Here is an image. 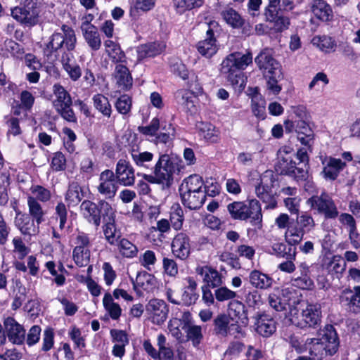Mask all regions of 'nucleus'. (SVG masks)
Listing matches in <instances>:
<instances>
[{"label":"nucleus","instance_id":"f257e3e1","mask_svg":"<svg viewBox=\"0 0 360 360\" xmlns=\"http://www.w3.org/2000/svg\"><path fill=\"white\" fill-rule=\"evenodd\" d=\"M184 169V165L179 157L172 154H160L150 169L151 174H143L142 176L148 183L169 188L173 184L174 174L179 175Z\"/></svg>","mask_w":360,"mask_h":360},{"label":"nucleus","instance_id":"f03ea898","mask_svg":"<svg viewBox=\"0 0 360 360\" xmlns=\"http://www.w3.org/2000/svg\"><path fill=\"white\" fill-rule=\"evenodd\" d=\"M61 30L63 33L54 32L50 37V41L46 44L44 51L49 58L52 56L56 58L59 56V53L62 52L60 62L63 68L65 69L76 63L70 52L75 49L77 38L71 27L63 25Z\"/></svg>","mask_w":360,"mask_h":360},{"label":"nucleus","instance_id":"7ed1b4c3","mask_svg":"<svg viewBox=\"0 0 360 360\" xmlns=\"http://www.w3.org/2000/svg\"><path fill=\"white\" fill-rule=\"evenodd\" d=\"M309 156L305 148H300L294 158L288 152L280 153L276 170L281 175L292 178L297 183L306 181L309 178Z\"/></svg>","mask_w":360,"mask_h":360},{"label":"nucleus","instance_id":"20e7f679","mask_svg":"<svg viewBox=\"0 0 360 360\" xmlns=\"http://www.w3.org/2000/svg\"><path fill=\"white\" fill-rule=\"evenodd\" d=\"M269 3L264 11L266 20L274 23L277 32L288 29L290 20L286 12L292 11L295 4L292 0H268Z\"/></svg>","mask_w":360,"mask_h":360},{"label":"nucleus","instance_id":"39448f33","mask_svg":"<svg viewBox=\"0 0 360 360\" xmlns=\"http://www.w3.org/2000/svg\"><path fill=\"white\" fill-rule=\"evenodd\" d=\"M252 62L250 52L243 54L234 52L228 55L221 64L220 72L232 84H238L241 79V70H245Z\"/></svg>","mask_w":360,"mask_h":360},{"label":"nucleus","instance_id":"423d86ee","mask_svg":"<svg viewBox=\"0 0 360 360\" xmlns=\"http://www.w3.org/2000/svg\"><path fill=\"white\" fill-rule=\"evenodd\" d=\"M227 210L233 219L243 221L250 219L252 226L257 229L262 227V208L257 200H250L248 203L241 201L233 202L228 205Z\"/></svg>","mask_w":360,"mask_h":360},{"label":"nucleus","instance_id":"0eeeda50","mask_svg":"<svg viewBox=\"0 0 360 360\" xmlns=\"http://www.w3.org/2000/svg\"><path fill=\"white\" fill-rule=\"evenodd\" d=\"M52 105L58 115L68 122L77 123V118L72 108V100L70 93L59 83L52 87Z\"/></svg>","mask_w":360,"mask_h":360},{"label":"nucleus","instance_id":"6e6552de","mask_svg":"<svg viewBox=\"0 0 360 360\" xmlns=\"http://www.w3.org/2000/svg\"><path fill=\"white\" fill-rule=\"evenodd\" d=\"M338 334L332 326H329L324 331L321 339L311 340V347L309 348L311 355L322 357L323 355L335 354L339 347Z\"/></svg>","mask_w":360,"mask_h":360},{"label":"nucleus","instance_id":"1a4fd4ad","mask_svg":"<svg viewBox=\"0 0 360 360\" xmlns=\"http://www.w3.org/2000/svg\"><path fill=\"white\" fill-rule=\"evenodd\" d=\"M311 208L316 210L319 214L326 219H335L339 216V211L333 198L326 192L320 195H314L307 200Z\"/></svg>","mask_w":360,"mask_h":360},{"label":"nucleus","instance_id":"9d476101","mask_svg":"<svg viewBox=\"0 0 360 360\" xmlns=\"http://www.w3.org/2000/svg\"><path fill=\"white\" fill-rule=\"evenodd\" d=\"M103 202L108 206L111 205L105 200H99L98 203H95L89 200H84L80 205V213L82 216L90 224H93L96 227L101 225V217L103 221L107 216L105 215V210L102 207Z\"/></svg>","mask_w":360,"mask_h":360},{"label":"nucleus","instance_id":"9b49d317","mask_svg":"<svg viewBox=\"0 0 360 360\" xmlns=\"http://www.w3.org/2000/svg\"><path fill=\"white\" fill-rule=\"evenodd\" d=\"M102 207L105 210V219L103 221V232L107 242L111 245L118 244L119 240L122 238V232L117 228L115 223V212L112 206H108L103 202Z\"/></svg>","mask_w":360,"mask_h":360},{"label":"nucleus","instance_id":"f8f14e48","mask_svg":"<svg viewBox=\"0 0 360 360\" xmlns=\"http://www.w3.org/2000/svg\"><path fill=\"white\" fill-rule=\"evenodd\" d=\"M275 179L272 174H266L261 178L260 183L255 187L257 196L266 204V207L274 209L277 205L276 192L273 191Z\"/></svg>","mask_w":360,"mask_h":360},{"label":"nucleus","instance_id":"ddd939ff","mask_svg":"<svg viewBox=\"0 0 360 360\" xmlns=\"http://www.w3.org/2000/svg\"><path fill=\"white\" fill-rule=\"evenodd\" d=\"M5 335H0L1 344H4L6 339L15 345H22L25 342L26 330L14 318L8 316L5 319Z\"/></svg>","mask_w":360,"mask_h":360},{"label":"nucleus","instance_id":"4468645a","mask_svg":"<svg viewBox=\"0 0 360 360\" xmlns=\"http://www.w3.org/2000/svg\"><path fill=\"white\" fill-rule=\"evenodd\" d=\"M321 162L323 167L321 174L326 180L331 181L336 180L347 167L345 162L332 156L321 157Z\"/></svg>","mask_w":360,"mask_h":360},{"label":"nucleus","instance_id":"2eb2a0df","mask_svg":"<svg viewBox=\"0 0 360 360\" xmlns=\"http://www.w3.org/2000/svg\"><path fill=\"white\" fill-rule=\"evenodd\" d=\"M117 184L114 172L110 169H105L99 176L98 192L104 196V200H112L116 195L118 189Z\"/></svg>","mask_w":360,"mask_h":360},{"label":"nucleus","instance_id":"dca6fc26","mask_svg":"<svg viewBox=\"0 0 360 360\" xmlns=\"http://www.w3.org/2000/svg\"><path fill=\"white\" fill-rule=\"evenodd\" d=\"M255 331L264 338L271 336L276 330V323L272 316L265 312L257 311L252 317Z\"/></svg>","mask_w":360,"mask_h":360},{"label":"nucleus","instance_id":"f3484780","mask_svg":"<svg viewBox=\"0 0 360 360\" xmlns=\"http://www.w3.org/2000/svg\"><path fill=\"white\" fill-rule=\"evenodd\" d=\"M146 309L152 322L155 324L160 325L167 318L169 309L166 302L162 300H150L147 304Z\"/></svg>","mask_w":360,"mask_h":360},{"label":"nucleus","instance_id":"a211bd4d","mask_svg":"<svg viewBox=\"0 0 360 360\" xmlns=\"http://www.w3.org/2000/svg\"><path fill=\"white\" fill-rule=\"evenodd\" d=\"M114 176L120 184L124 186H131L135 181L134 169L129 161L120 159L116 165Z\"/></svg>","mask_w":360,"mask_h":360},{"label":"nucleus","instance_id":"6ab92c4d","mask_svg":"<svg viewBox=\"0 0 360 360\" xmlns=\"http://www.w3.org/2000/svg\"><path fill=\"white\" fill-rule=\"evenodd\" d=\"M346 262L339 255L332 257L323 256L320 262V267L328 274L341 276L345 271Z\"/></svg>","mask_w":360,"mask_h":360},{"label":"nucleus","instance_id":"aec40b11","mask_svg":"<svg viewBox=\"0 0 360 360\" xmlns=\"http://www.w3.org/2000/svg\"><path fill=\"white\" fill-rule=\"evenodd\" d=\"M172 254L181 260L186 259L191 253V244L188 236L183 232L179 233L173 238L172 244Z\"/></svg>","mask_w":360,"mask_h":360},{"label":"nucleus","instance_id":"412c9836","mask_svg":"<svg viewBox=\"0 0 360 360\" xmlns=\"http://www.w3.org/2000/svg\"><path fill=\"white\" fill-rule=\"evenodd\" d=\"M255 62L263 75L273 72L278 73V70H281L280 63L272 56L268 49L262 50L255 58Z\"/></svg>","mask_w":360,"mask_h":360},{"label":"nucleus","instance_id":"4be33fe9","mask_svg":"<svg viewBox=\"0 0 360 360\" xmlns=\"http://www.w3.org/2000/svg\"><path fill=\"white\" fill-rule=\"evenodd\" d=\"M297 269L291 279L292 285L302 290H311L314 283L310 276L309 266L304 262L298 265Z\"/></svg>","mask_w":360,"mask_h":360},{"label":"nucleus","instance_id":"5701e85b","mask_svg":"<svg viewBox=\"0 0 360 360\" xmlns=\"http://www.w3.org/2000/svg\"><path fill=\"white\" fill-rule=\"evenodd\" d=\"M11 15L17 21L27 26H33L38 21V12L33 7L16 6L11 10Z\"/></svg>","mask_w":360,"mask_h":360},{"label":"nucleus","instance_id":"b1692460","mask_svg":"<svg viewBox=\"0 0 360 360\" xmlns=\"http://www.w3.org/2000/svg\"><path fill=\"white\" fill-rule=\"evenodd\" d=\"M321 306L319 304H308L302 310V321L298 323L301 328L316 327L321 322Z\"/></svg>","mask_w":360,"mask_h":360},{"label":"nucleus","instance_id":"393cba45","mask_svg":"<svg viewBox=\"0 0 360 360\" xmlns=\"http://www.w3.org/2000/svg\"><path fill=\"white\" fill-rule=\"evenodd\" d=\"M192 315L189 311L182 313L180 318H175L169 321L168 329L174 338H183L182 330L193 326Z\"/></svg>","mask_w":360,"mask_h":360},{"label":"nucleus","instance_id":"a878e982","mask_svg":"<svg viewBox=\"0 0 360 360\" xmlns=\"http://www.w3.org/2000/svg\"><path fill=\"white\" fill-rule=\"evenodd\" d=\"M27 214L18 212L14 219V224L22 235L34 236L39 233V226Z\"/></svg>","mask_w":360,"mask_h":360},{"label":"nucleus","instance_id":"bb28decb","mask_svg":"<svg viewBox=\"0 0 360 360\" xmlns=\"http://www.w3.org/2000/svg\"><path fill=\"white\" fill-rule=\"evenodd\" d=\"M195 46L199 53L207 58L215 55L218 51L219 45L217 44L213 30L209 28L206 32V38L198 41Z\"/></svg>","mask_w":360,"mask_h":360},{"label":"nucleus","instance_id":"cd10ccee","mask_svg":"<svg viewBox=\"0 0 360 360\" xmlns=\"http://www.w3.org/2000/svg\"><path fill=\"white\" fill-rule=\"evenodd\" d=\"M195 273L202 278L207 284L206 286L215 288L222 283L220 274L216 269L208 266H198L195 268Z\"/></svg>","mask_w":360,"mask_h":360},{"label":"nucleus","instance_id":"c85d7f7f","mask_svg":"<svg viewBox=\"0 0 360 360\" xmlns=\"http://www.w3.org/2000/svg\"><path fill=\"white\" fill-rule=\"evenodd\" d=\"M183 205L189 210H198L205 202L206 192L179 193Z\"/></svg>","mask_w":360,"mask_h":360},{"label":"nucleus","instance_id":"c756f323","mask_svg":"<svg viewBox=\"0 0 360 360\" xmlns=\"http://www.w3.org/2000/svg\"><path fill=\"white\" fill-rule=\"evenodd\" d=\"M206 192L203 179L198 174L190 175L184 179L179 188V193Z\"/></svg>","mask_w":360,"mask_h":360},{"label":"nucleus","instance_id":"7c9ffc66","mask_svg":"<svg viewBox=\"0 0 360 360\" xmlns=\"http://www.w3.org/2000/svg\"><path fill=\"white\" fill-rule=\"evenodd\" d=\"M311 11L316 18L323 22L330 21L333 18L331 6L324 0H313Z\"/></svg>","mask_w":360,"mask_h":360},{"label":"nucleus","instance_id":"2f4dec72","mask_svg":"<svg viewBox=\"0 0 360 360\" xmlns=\"http://www.w3.org/2000/svg\"><path fill=\"white\" fill-rule=\"evenodd\" d=\"M115 79L119 88L124 91L129 90L133 84V79L129 70L123 64H117L115 69Z\"/></svg>","mask_w":360,"mask_h":360},{"label":"nucleus","instance_id":"473e14b6","mask_svg":"<svg viewBox=\"0 0 360 360\" xmlns=\"http://www.w3.org/2000/svg\"><path fill=\"white\" fill-rule=\"evenodd\" d=\"M134 164L140 169L150 171L154 165V154L148 151L132 149L130 153Z\"/></svg>","mask_w":360,"mask_h":360},{"label":"nucleus","instance_id":"72a5a7b5","mask_svg":"<svg viewBox=\"0 0 360 360\" xmlns=\"http://www.w3.org/2000/svg\"><path fill=\"white\" fill-rule=\"evenodd\" d=\"M165 49L162 42H152L141 44L136 48L137 58L141 60L148 57H155L160 54Z\"/></svg>","mask_w":360,"mask_h":360},{"label":"nucleus","instance_id":"f704fd0d","mask_svg":"<svg viewBox=\"0 0 360 360\" xmlns=\"http://www.w3.org/2000/svg\"><path fill=\"white\" fill-rule=\"evenodd\" d=\"M250 283L256 289L266 290L273 285L274 279L259 270H252L248 276Z\"/></svg>","mask_w":360,"mask_h":360},{"label":"nucleus","instance_id":"c9c22d12","mask_svg":"<svg viewBox=\"0 0 360 360\" xmlns=\"http://www.w3.org/2000/svg\"><path fill=\"white\" fill-rule=\"evenodd\" d=\"M186 335H184L182 333L183 338H175L179 342L183 343L187 341H191L193 347L198 349L200 345L203 340V334L202 332V327L197 325H193L184 330Z\"/></svg>","mask_w":360,"mask_h":360},{"label":"nucleus","instance_id":"e433bc0d","mask_svg":"<svg viewBox=\"0 0 360 360\" xmlns=\"http://www.w3.org/2000/svg\"><path fill=\"white\" fill-rule=\"evenodd\" d=\"M228 311L230 319H238L241 323L247 326L249 323L248 312L245 306L240 301L232 300L229 304Z\"/></svg>","mask_w":360,"mask_h":360},{"label":"nucleus","instance_id":"4c0bfd02","mask_svg":"<svg viewBox=\"0 0 360 360\" xmlns=\"http://www.w3.org/2000/svg\"><path fill=\"white\" fill-rule=\"evenodd\" d=\"M295 131L297 134V139L301 143L310 148L314 140V134L307 122V120H298L296 122Z\"/></svg>","mask_w":360,"mask_h":360},{"label":"nucleus","instance_id":"58836bf2","mask_svg":"<svg viewBox=\"0 0 360 360\" xmlns=\"http://www.w3.org/2000/svg\"><path fill=\"white\" fill-rule=\"evenodd\" d=\"M340 301L354 314H360V297L353 295V290L345 289L340 296Z\"/></svg>","mask_w":360,"mask_h":360},{"label":"nucleus","instance_id":"ea45409f","mask_svg":"<svg viewBox=\"0 0 360 360\" xmlns=\"http://www.w3.org/2000/svg\"><path fill=\"white\" fill-rule=\"evenodd\" d=\"M220 14L224 20L233 29H239L244 25V18L231 7H224Z\"/></svg>","mask_w":360,"mask_h":360},{"label":"nucleus","instance_id":"a19ab883","mask_svg":"<svg viewBox=\"0 0 360 360\" xmlns=\"http://www.w3.org/2000/svg\"><path fill=\"white\" fill-rule=\"evenodd\" d=\"M103 305L107 314L114 321L118 320L122 315V308L120 304L114 302L112 295L105 292L103 298Z\"/></svg>","mask_w":360,"mask_h":360},{"label":"nucleus","instance_id":"79ce46f5","mask_svg":"<svg viewBox=\"0 0 360 360\" xmlns=\"http://www.w3.org/2000/svg\"><path fill=\"white\" fill-rule=\"evenodd\" d=\"M29 210L28 215L35 220L37 225L45 221L46 211H44L39 201L32 196L27 198Z\"/></svg>","mask_w":360,"mask_h":360},{"label":"nucleus","instance_id":"37998d69","mask_svg":"<svg viewBox=\"0 0 360 360\" xmlns=\"http://www.w3.org/2000/svg\"><path fill=\"white\" fill-rule=\"evenodd\" d=\"M104 46L106 53L113 63L122 64L126 62L125 53L121 49L119 44L112 40L108 39L105 41Z\"/></svg>","mask_w":360,"mask_h":360},{"label":"nucleus","instance_id":"c03bdc74","mask_svg":"<svg viewBox=\"0 0 360 360\" xmlns=\"http://www.w3.org/2000/svg\"><path fill=\"white\" fill-rule=\"evenodd\" d=\"M84 197L83 189L77 182L73 181L69 184L65 195V200L68 206L78 205Z\"/></svg>","mask_w":360,"mask_h":360},{"label":"nucleus","instance_id":"a18cd8bd","mask_svg":"<svg viewBox=\"0 0 360 360\" xmlns=\"http://www.w3.org/2000/svg\"><path fill=\"white\" fill-rule=\"evenodd\" d=\"M133 282L134 289L136 290L138 288H142L147 292H151L155 288L156 279L152 274L146 272L139 274L136 281Z\"/></svg>","mask_w":360,"mask_h":360},{"label":"nucleus","instance_id":"49530a36","mask_svg":"<svg viewBox=\"0 0 360 360\" xmlns=\"http://www.w3.org/2000/svg\"><path fill=\"white\" fill-rule=\"evenodd\" d=\"M252 110L254 115L260 119L265 117V105L266 101L259 93L258 89H252Z\"/></svg>","mask_w":360,"mask_h":360},{"label":"nucleus","instance_id":"de8ad7c7","mask_svg":"<svg viewBox=\"0 0 360 360\" xmlns=\"http://www.w3.org/2000/svg\"><path fill=\"white\" fill-rule=\"evenodd\" d=\"M92 100L94 108L104 117L110 118L112 110L108 98L103 94H98L93 96Z\"/></svg>","mask_w":360,"mask_h":360},{"label":"nucleus","instance_id":"09e8293b","mask_svg":"<svg viewBox=\"0 0 360 360\" xmlns=\"http://www.w3.org/2000/svg\"><path fill=\"white\" fill-rule=\"evenodd\" d=\"M85 41L92 51H98L101 46L100 34L96 27H90V29L82 30Z\"/></svg>","mask_w":360,"mask_h":360},{"label":"nucleus","instance_id":"8fccbe9b","mask_svg":"<svg viewBox=\"0 0 360 360\" xmlns=\"http://www.w3.org/2000/svg\"><path fill=\"white\" fill-rule=\"evenodd\" d=\"M188 285L184 288L181 300L185 305L190 306L196 302L198 295L195 292L196 282L193 279L188 278Z\"/></svg>","mask_w":360,"mask_h":360},{"label":"nucleus","instance_id":"3c124183","mask_svg":"<svg viewBox=\"0 0 360 360\" xmlns=\"http://www.w3.org/2000/svg\"><path fill=\"white\" fill-rule=\"evenodd\" d=\"M230 323V318L225 314L217 315L214 321V331L218 336L227 337V328Z\"/></svg>","mask_w":360,"mask_h":360},{"label":"nucleus","instance_id":"603ef678","mask_svg":"<svg viewBox=\"0 0 360 360\" xmlns=\"http://www.w3.org/2000/svg\"><path fill=\"white\" fill-rule=\"evenodd\" d=\"M297 251L295 247H288V255L285 257V261L278 264V269L285 273L291 274L293 273L296 266L294 264V261L296 259Z\"/></svg>","mask_w":360,"mask_h":360},{"label":"nucleus","instance_id":"864d4df0","mask_svg":"<svg viewBox=\"0 0 360 360\" xmlns=\"http://www.w3.org/2000/svg\"><path fill=\"white\" fill-rule=\"evenodd\" d=\"M269 305L277 311H286L290 308L289 299L283 292L281 295L270 294L269 296Z\"/></svg>","mask_w":360,"mask_h":360},{"label":"nucleus","instance_id":"5fc2aeb1","mask_svg":"<svg viewBox=\"0 0 360 360\" xmlns=\"http://www.w3.org/2000/svg\"><path fill=\"white\" fill-rule=\"evenodd\" d=\"M305 233L298 226H290L285 233L286 242L292 247L299 244L303 239Z\"/></svg>","mask_w":360,"mask_h":360},{"label":"nucleus","instance_id":"6e6d98bb","mask_svg":"<svg viewBox=\"0 0 360 360\" xmlns=\"http://www.w3.org/2000/svg\"><path fill=\"white\" fill-rule=\"evenodd\" d=\"M117 243L118 244L115 245L118 247L119 251L122 255L128 258H132L136 256L138 248L131 241L122 238Z\"/></svg>","mask_w":360,"mask_h":360},{"label":"nucleus","instance_id":"4d7b16f0","mask_svg":"<svg viewBox=\"0 0 360 360\" xmlns=\"http://www.w3.org/2000/svg\"><path fill=\"white\" fill-rule=\"evenodd\" d=\"M296 223L297 226H298L305 233L312 231L316 225L313 217L307 212H303L300 215L297 214Z\"/></svg>","mask_w":360,"mask_h":360},{"label":"nucleus","instance_id":"13d9d810","mask_svg":"<svg viewBox=\"0 0 360 360\" xmlns=\"http://www.w3.org/2000/svg\"><path fill=\"white\" fill-rule=\"evenodd\" d=\"M177 102L186 111L193 112L195 109L193 96L190 92L184 90H181L176 92V95Z\"/></svg>","mask_w":360,"mask_h":360},{"label":"nucleus","instance_id":"bf43d9fd","mask_svg":"<svg viewBox=\"0 0 360 360\" xmlns=\"http://www.w3.org/2000/svg\"><path fill=\"white\" fill-rule=\"evenodd\" d=\"M72 257L75 264L80 267L86 266L90 262V250L74 248Z\"/></svg>","mask_w":360,"mask_h":360},{"label":"nucleus","instance_id":"052dcab7","mask_svg":"<svg viewBox=\"0 0 360 360\" xmlns=\"http://www.w3.org/2000/svg\"><path fill=\"white\" fill-rule=\"evenodd\" d=\"M267 80V88L274 94L276 95L281 91V86L278 84V81L282 78L281 70H278V73L273 72L264 75Z\"/></svg>","mask_w":360,"mask_h":360},{"label":"nucleus","instance_id":"680f3d73","mask_svg":"<svg viewBox=\"0 0 360 360\" xmlns=\"http://www.w3.org/2000/svg\"><path fill=\"white\" fill-rule=\"evenodd\" d=\"M131 106V98L126 94L120 96L115 103V107L117 112L124 116L129 115Z\"/></svg>","mask_w":360,"mask_h":360},{"label":"nucleus","instance_id":"e2e57ef3","mask_svg":"<svg viewBox=\"0 0 360 360\" xmlns=\"http://www.w3.org/2000/svg\"><path fill=\"white\" fill-rule=\"evenodd\" d=\"M174 5L179 11L182 13L202 6L203 0H174Z\"/></svg>","mask_w":360,"mask_h":360},{"label":"nucleus","instance_id":"0e129e2a","mask_svg":"<svg viewBox=\"0 0 360 360\" xmlns=\"http://www.w3.org/2000/svg\"><path fill=\"white\" fill-rule=\"evenodd\" d=\"M155 0H134V7L131 8L130 14L131 16H136V13L139 11L143 12L148 11L155 6Z\"/></svg>","mask_w":360,"mask_h":360},{"label":"nucleus","instance_id":"69168bd1","mask_svg":"<svg viewBox=\"0 0 360 360\" xmlns=\"http://www.w3.org/2000/svg\"><path fill=\"white\" fill-rule=\"evenodd\" d=\"M160 127V120L158 117H154L148 126H139L138 131L145 136H155Z\"/></svg>","mask_w":360,"mask_h":360},{"label":"nucleus","instance_id":"338daca9","mask_svg":"<svg viewBox=\"0 0 360 360\" xmlns=\"http://www.w3.org/2000/svg\"><path fill=\"white\" fill-rule=\"evenodd\" d=\"M219 258L221 262L226 263L233 269H239L241 267L238 257L232 252H221L219 255Z\"/></svg>","mask_w":360,"mask_h":360},{"label":"nucleus","instance_id":"774afa93","mask_svg":"<svg viewBox=\"0 0 360 360\" xmlns=\"http://www.w3.org/2000/svg\"><path fill=\"white\" fill-rule=\"evenodd\" d=\"M5 49L13 57L22 58L25 53L23 47L12 39H6L4 42Z\"/></svg>","mask_w":360,"mask_h":360}]
</instances>
